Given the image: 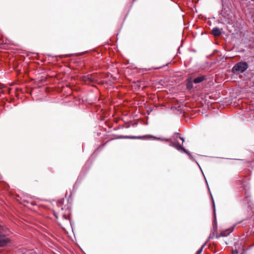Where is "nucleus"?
<instances>
[{
  "label": "nucleus",
  "instance_id": "nucleus-1",
  "mask_svg": "<svg viewBox=\"0 0 254 254\" xmlns=\"http://www.w3.org/2000/svg\"><path fill=\"white\" fill-rule=\"evenodd\" d=\"M221 0L222 9L219 14V19L221 23L226 24H232L234 22L235 17L229 6L228 0Z\"/></svg>",
  "mask_w": 254,
  "mask_h": 254
},
{
  "label": "nucleus",
  "instance_id": "nucleus-2",
  "mask_svg": "<svg viewBox=\"0 0 254 254\" xmlns=\"http://www.w3.org/2000/svg\"><path fill=\"white\" fill-rule=\"evenodd\" d=\"M153 138L156 140L161 141H169V139L165 138H160L151 135H143V136H133V135H120L118 138L119 139H146Z\"/></svg>",
  "mask_w": 254,
  "mask_h": 254
},
{
  "label": "nucleus",
  "instance_id": "nucleus-3",
  "mask_svg": "<svg viewBox=\"0 0 254 254\" xmlns=\"http://www.w3.org/2000/svg\"><path fill=\"white\" fill-rule=\"evenodd\" d=\"M248 67L249 65L247 62H240L235 64L232 69V71L235 73H243L248 68Z\"/></svg>",
  "mask_w": 254,
  "mask_h": 254
},
{
  "label": "nucleus",
  "instance_id": "nucleus-4",
  "mask_svg": "<svg viewBox=\"0 0 254 254\" xmlns=\"http://www.w3.org/2000/svg\"><path fill=\"white\" fill-rule=\"evenodd\" d=\"M167 142H170V146L175 148L178 151L183 152L184 153H186L189 155L190 157V159L192 160H194L193 155L191 154V153L183 147L181 144L179 142H174L171 140L169 139V141H167Z\"/></svg>",
  "mask_w": 254,
  "mask_h": 254
},
{
  "label": "nucleus",
  "instance_id": "nucleus-5",
  "mask_svg": "<svg viewBox=\"0 0 254 254\" xmlns=\"http://www.w3.org/2000/svg\"><path fill=\"white\" fill-rule=\"evenodd\" d=\"M235 225H233L232 227H231L229 229L222 231L219 235L216 236V238L219 239L221 237H227L231 233H232L233 232Z\"/></svg>",
  "mask_w": 254,
  "mask_h": 254
},
{
  "label": "nucleus",
  "instance_id": "nucleus-6",
  "mask_svg": "<svg viewBox=\"0 0 254 254\" xmlns=\"http://www.w3.org/2000/svg\"><path fill=\"white\" fill-rule=\"evenodd\" d=\"M9 241V239L4 235L0 233V246L3 247L6 246Z\"/></svg>",
  "mask_w": 254,
  "mask_h": 254
},
{
  "label": "nucleus",
  "instance_id": "nucleus-7",
  "mask_svg": "<svg viewBox=\"0 0 254 254\" xmlns=\"http://www.w3.org/2000/svg\"><path fill=\"white\" fill-rule=\"evenodd\" d=\"M211 34L214 36H219L222 34V29H220L218 27H215L212 28L211 30Z\"/></svg>",
  "mask_w": 254,
  "mask_h": 254
},
{
  "label": "nucleus",
  "instance_id": "nucleus-8",
  "mask_svg": "<svg viewBox=\"0 0 254 254\" xmlns=\"http://www.w3.org/2000/svg\"><path fill=\"white\" fill-rule=\"evenodd\" d=\"M250 49H242L241 51H239V52L246 53L245 57H253L254 54L252 51H250Z\"/></svg>",
  "mask_w": 254,
  "mask_h": 254
},
{
  "label": "nucleus",
  "instance_id": "nucleus-9",
  "mask_svg": "<svg viewBox=\"0 0 254 254\" xmlns=\"http://www.w3.org/2000/svg\"><path fill=\"white\" fill-rule=\"evenodd\" d=\"M211 198H212V203H213V212H214V220L213 227V229L215 231L217 229V222H216V214H215V204H214V199H213L212 195H211Z\"/></svg>",
  "mask_w": 254,
  "mask_h": 254
},
{
  "label": "nucleus",
  "instance_id": "nucleus-10",
  "mask_svg": "<svg viewBox=\"0 0 254 254\" xmlns=\"http://www.w3.org/2000/svg\"><path fill=\"white\" fill-rule=\"evenodd\" d=\"M243 187H244V189L246 190L245 191V201L246 203H249L250 202V193L248 191L246 190V186H245V184L243 182L242 183Z\"/></svg>",
  "mask_w": 254,
  "mask_h": 254
},
{
  "label": "nucleus",
  "instance_id": "nucleus-11",
  "mask_svg": "<svg viewBox=\"0 0 254 254\" xmlns=\"http://www.w3.org/2000/svg\"><path fill=\"white\" fill-rule=\"evenodd\" d=\"M205 79H206L205 76H198L194 79L193 82L194 83H199L201 82L203 80H204Z\"/></svg>",
  "mask_w": 254,
  "mask_h": 254
},
{
  "label": "nucleus",
  "instance_id": "nucleus-12",
  "mask_svg": "<svg viewBox=\"0 0 254 254\" xmlns=\"http://www.w3.org/2000/svg\"><path fill=\"white\" fill-rule=\"evenodd\" d=\"M174 135H176V136H174V140H175L176 142H177V141H178V140H177V138H180L181 140H182V144L183 143L184 141H185L184 138V137H181L180 136H179V133H178V132H175V133H174Z\"/></svg>",
  "mask_w": 254,
  "mask_h": 254
},
{
  "label": "nucleus",
  "instance_id": "nucleus-13",
  "mask_svg": "<svg viewBox=\"0 0 254 254\" xmlns=\"http://www.w3.org/2000/svg\"><path fill=\"white\" fill-rule=\"evenodd\" d=\"M187 87L188 89H191L193 87V84L191 81H189L187 83Z\"/></svg>",
  "mask_w": 254,
  "mask_h": 254
},
{
  "label": "nucleus",
  "instance_id": "nucleus-14",
  "mask_svg": "<svg viewBox=\"0 0 254 254\" xmlns=\"http://www.w3.org/2000/svg\"><path fill=\"white\" fill-rule=\"evenodd\" d=\"M205 245V244H203L201 246V247L197 251V252H196V254H201L202 252L203 249Z\"/></svg>",
  "mask_w": 254,
  "mask_h": 254
},
{
  "label": "nucleus",
  "instance_id": "nucleus-15",
  "mask_svg": "<svg viewBox=\"0 0 254 254\" xmlns=\"http://www.w3.org/2000/svg\"><path fill=\"white\" fill-rule=\"evenodd\" d=\"M227 59V57H225V56H224L220 59V60L222 62H224Z\"/></svg>",
  "mask_w": 254,
  "mask_h": 254
},
{
  "label": "nucleus",
  "instance_id": "nucleus-16",
  "mask_svg": "<svg viewBox=\"0 0 254 254\" xmlns=\"http://www.w3.org/2000/svg\"><path fill=\"white\" fill-rule=\"evenodd\" d=\"M232 254H238V251L237 249H236L235 250H233Z\"/></svg>",
  "mask_w": 254,
  "mask_h": 254
},
{
  "label": "nucleus",
  "instance_id": "nucleus-17",
  "mask_svg": "<svg viewBox=\"0 0 254 254\" xmlns=\"http://www.w3.org/2000/svg\"><path fill=\"white\" fill-rule=\"evenodd\" d=\"M214 235V233L212 234H212H211V235L209 236V239L212 238V237H213V236Z\"/></svg>",
  "mask_w": 254,
  "mask_h": 254
},
{
  "label": "nucleus",
  "instance_id": "nucleus-18",
  "mask_svg": "<svg viewBox=\"0 0 254 254\" xmlns=\"http://www.w3.org/2000/svg\"><path fill=\"white\" fill-rule=\"evenodd\" d=\"M191 51H193V52H196V51H195V50H194V49H191Z\"/></svg>",
  "mask_w": 254,
  "mask_h": 254
},
{
  "label": "nucleus",
  "instance_id": "nucleus-19",
  "mask_svg": "<svg viewBox=\"0 0 254 254\" xmlns=\"http://www.w3.org/2000/svg\"><path fill=\"white\" fill-rule=\"evenodd\" d=\"M195 162H196V163H197V164L198 166H199V165L198 163H197V161H195ZM199 167H200V166H199Z\"/></svg>",
  "mask_w": 254,
  "mask_h": 254
},
{
  "label": "nucleus",
  "instance_id": "nucleus-20",
  "mask_svg": "<svg viewBox=\"0 0 254 254\" xmlns=\"http://www.w3.org/2000/svg\"><path fill=\"white\" fill-rule=\"evenodd\" d=\"M218 52V51L217 50H215V52Z\"/></svg>",
  "mask_w": 254,
  "mask_h": 254
},
{
  "label": "nucleus",
  "instance_id": "nucleus-21",
  "mask_svg": "<svg viewBox=\"0 0 254 254\" xmlns=\"http://www.w3.org/2000/svg\"><path fill=\"white\" fill-rule=\"evenodd\" d=\"M205 179H206L205 178ZM205 181L207 182V180H205ZM206 183H207V186H208L207 182H206Z\"/></svg>",
  "mask_w": 254,
  "mask_h": 254
}]
</instances>
